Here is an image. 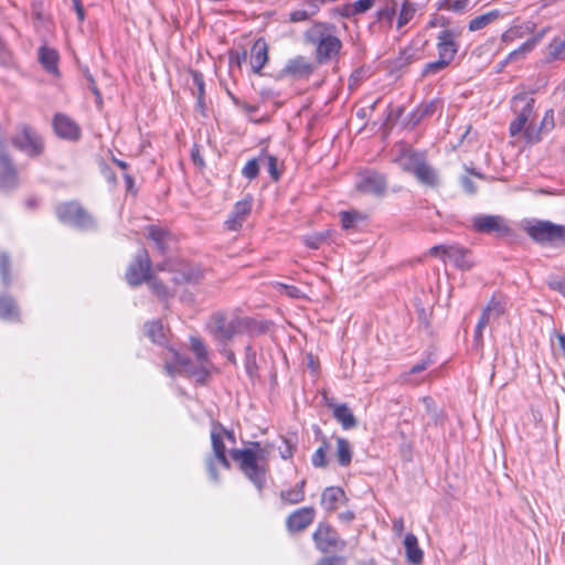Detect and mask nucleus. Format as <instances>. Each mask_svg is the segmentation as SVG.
Listing matches in <instances>:
<instances>
[{
    "instance_id": "nucleus-1",
    "label": "nucleus",
    "mask_w": 565,
    "mask_h": 565,
    "mask_svg": "<svg viewBox=\"0 0 565 565\" xmlns=\"http://www.w3.org/2000/svg\"><path fill=\"white\" fill-rule=\"evenodd\" d=\"M333 25L322 22L315 23L305 32L306 42L316 46V60L326 64L340 53L342 42L332 34Z\"/></svg>"
},
{
    "instance_id": "nucleus-2",
    "label": "nucleus",
    "mask_w": 565,
    "mask_h": 565,
    "mask_svg": "<svg viewBox=\"0 0 565 565\" xmlns=\"http://www.w3.org/2000/svg\"><path fill=\"white\" fill-rule=\"evenodd\" d=\"M254 446L257 449H232L231 456L233 460L239 463L244 476L255 486L258 492L262 493L266 486L267 467L259 462L264 458L259 444L255 443Z\"/></svg>"
},
{
    "instance_id": "nucleus-3",
    "label": "nucleus",
    "mask_w": 565,
    "mask_h": 565,
    "mask_svg": "<svg viewBox=\"0 0 565 565\" xmlns=\"http://www.w3.org/2000/svg\"><path fill=\"white\" fill-rule=\"evenodd\" d=\"M523 228L540 245L565 246V225L551 221L532 220L527 221Z\"/></svg>"
},
{
    "instance_id": "nucleus-4",
    "label": "nucleus",
    "mask_w": 565,
    "mask_h": 565,
    "mask_svg": "<svg viewBox=\"0 0 565 565\" xmlns=\"http://www.w3.org/2000/svg\"><path fill=\"white\" fill-rule=\"evenodd\" d=\"M243 324V319L237 316H228L224 312H215L209 323L207 329L215 341L221 345L227 343L235 337Z\"/></svg>"
},
{
    "instance_id": "nucleus-5",
    "label": "nucleus",
    "mask_w": 565,
    "mask_h": 565,
    "mask_svg": "<svg viewBox=\"0 0 565 565\" xmlns=\"http://www.w3.org/2000/svg\"><path fill=\"white\" fill-rule=\"evenodd\" d=\"M211 441H212L213 454L206 457L205 467H206V471L209 473L210 479L213 482H218L220 476L217 472L216 465L218 463L223 468L230 469L231 463L226 457V447L223 441V436L217 430L216 425H213V428L211 430Z\"/></svg>"
},
{
    "instance_id": "nucleus-6",
    "label": "nucleus",
    "mask_w": 565,
    "mask_h": 565,
    "mask_svg": "<svg viewBox=\"0 0 565 565\" xmlns=\"http://www.w3.org/2000/svg\"><path fill=\"white\" fill-rule=\"evenodd\" d=\"M535 99L529 93L516 94L511 100V108L516 118L510 124L509 131L512 137L518 136L527 126L534 111Z\"/></svg>"
},
{
    "instance_id": "nucleus-7",
    "label": "nucleus",
    "mask_w": 565,
    "mask_h": 565,
    "mask_svg": "<svg viewBox=\"0 0 565 565\" xmlns=\"http://www.w3.org/2000/svg\"><path fill=\"white\" fill-rule=\"evenodd\" d=\"M56 215L62 223L81 230H92L95 227L92 215L76 202L60 204L56 207Z\"/></svg>"
},
{
    "instance_id": "nucleus-8",
    "label": "nucleus",
    "mask_w": 565,
    "mask_h": 565,
    "mask_svg": "<svg viewBox=\"0 0 565 565\" xmlns=\"http://www.w3.org/2000/svg\"><path fill=\"white\" fill-rule=\"evenodd\" d=\"M151 260L146 248L137 252L126 270V280L130 287H137L151 278Z\"/></svg>"
},
{
    "instance_id": "nucleus-9",
    "label": "nucleus",
    "mask_w": 565,
    "mask_h": 565,
    "mask_svg": "<svg viewBox=\"0 0 565 565\" xmlns=\"http://www.w3.org/2000/svg\"><path fill=\"white\" fill-rule=\"evenodd\" d=\"M12 143L30 157L40 156L44 148L43 140L36 130L25 125L12 137Z\"/></svg>"
},
{
    "instance_id": "nucleus-10",
    "label": "nucleus",
    "mask_w": 565,
    "mask_h": 565,
    "mask_svg": "<svg viewBox=\"0 0 565 565\" xmlns=\"http://www.w3.org/2000/svg\"><path fill=\"white\" fill-rule=\"evenodd\" d=\"M472 228L481 234L495 233L505 236L511 233L510 226L501 215L478 214L472 218Z\"/></svg>"
},
{
    "instance_id": "nucleus-11",
    "label": "nucleus",
    "mask_w": 565,
    "mask_h": 565,
    "mask_svg": "<svg viewBox=\"0 0 565 565\" xmlns=\"http://www.w3.org/2000/svg\"><path fill=\"white\" fill-rule=\"evenodd\" d=\"M355 186L364 194L382 196L386 191L387 184L382 173L374 170H365L359 174Z\"/></svg>"
},
{
    "instance_id": "nucleus-12",
    "label": "nucleus",
    "mask_w": 565,
    "mask_h": 565,
    "mask_svg": "<svg viewBox=\"0 0 565 565\" xmlns=\"http://www.w3.org/2000/svg\"><path fill=\"white\" fill-rule=\"evenodd\" d=\"M18 185V170L8 156L4 143L0 140V189L13 190Z\"/></svg>"
},
{
    "instance_id": "nucleus-13",
    "label": "nucleus",
    "mask_w": 565,
    "mask_h": 565,
    "mask_svg": "<svg viewBox=\"0 0 565 565\" xmlns=\"http://www.w3.org/2000/svg\"><path fill=\"white\" fill-rule=\"evenodd\" d=\"M174 361L180 367V374L194 377L200 384H204L210 376L209 366L200 362L194 363L189 356L173 352Z\"/></svg>"
},
{
    "instance_id": "nucleus-14",
    "label": "nucleus",
    "mask_w": 565,
    "mask_h": 565,
    "mask_svg": "<svg viewBox=\"0 0 565 565\" xmlns=\"http://www.w3.org/2000/svg\"><path fill=\"white\" fill-rule=\"evenodd\" d=\"M316 510L312 507L300 508L290 513L286 520V527L290 533L306 530L315 520Z\"/></svg>"
},
{
    "instance_id": "nucleus-15",
    "label": "nucleus",
    "mask_w": 565,
    "mask_h": 565,
    "mask_svg": "<svg viewBox=\"0 0 565 565\" xmlns=\"http://www.w3.org/2000/svg\"><path fill=\"white\" fill-rule=\"evenodd\" d=\"M316 66L305 56H296L290 58L281 70V76H290L294 79L308 78L315 71Z\"/></svg>"
},
{
    "instance_id": "nucleus-16",
    "label": "nucleus",
    "mask_w": 565,
    "mask_h": 565,
    "mask_svg": "<svg viewBox=\"0 0 565 565\" xmlns=\"http://www.w3.org/2000/svg\"><path fill=\"white\" fill-rule=\"evenodd\" d=\"M313 541L316 542L317 547L322 552H328L332 547H339V544L344 545V543L339 539L337 532L328 524L320 523L315 531Z\"/></svg>"
},
{
    "instance_id": "nucleus-17",
    "label": "nucleus",
    "mask_w": 565,
    "mask_h": 565,
    "mask_svg": "<svg viewBox=\"0 0 565 565\" xmlns=\"http://www.w3.org/2000/svg\"><path fill=\"white\" fill-rule=\"evenodd\" d=\"M425 152L416 151L411 147H402L398 157L395 159L404 171L413 174L425 162Z\"/></svg>"
},
{
    "instance_id": "nucleus-18",
    "label": "nucleus",
    "mask_w": 565,
    "mask_h": 565,
    "mask_svg": "<svg viewBox=\"0 0 565 565\" xmlns=\"http://www.w3.org/2000/svg\"><path fill=\"white\" fill-rule=\"evenodd\" d=\"M55 134L67 140H77L81 137V128L70 117L63 114H56L53 119Z\"/></svg>"
},
{
    "instance_id": "nucleus-19",
    "label": "nucleus",
    "mask_w": 565,
    "mask_h": 565,
    "mask_svg": "<svg viewBox=\"0 0 565 565\" xmlns=\"http://www.w3.org/2000/svg\"><path fill=\"white\" fill-rule=\"evenodd\" d=\"M437 50L440 58L447 61L449 64L454 60L458 44L455 42V33L451 30H443L438 34Z\"/></svg>"
},
{
    "instance_id": "nucleus-20",
    "label": "nucleus",
    "mask_w": 565,
    "mask_h": 565,
    "mask_svg": "<svg viewBox=\"0 0 565 565\" xmlns=\"http://www.w3.org/2000/svg\"><path fill=\"white\" fill-rule=\"evenodd\" d=\"M252 211V199L238 201L226 221L228 230L237 231Z\"/></svg>"
},
{
    "instance_id": "nucleus-21",
    "label": "nucleus",
    "mask_w": 565,
    "mask_h": 565,
    "mask_svg": "<svg viewBox=\"0 0 565 565\" xmlns=\"http://www.w3.org/2000/svg\"><path fill=\"white\" fill-rule=\"evenodd\" d=\"M268 61V46L262 39L257 40L252 47L250 66L255 74H262L263 67Z\"/></svg>"
},
{
    "instance_id": "nucleus-22",
    "label": "nucleus",
    "mask_w": 565,
    "mask_h": 565,
    "mask_svg": "<svg viewBox=\"0 0 565 565\" xmlns=\"http://www.w3.org/2000/svg\"><path fill=\"white\" fill-rule=\"evenodd\" d=\"M0 319L20 321V310L15 299L8 294H0Z\"/></svg>"
},
{
    "instance_id": "nucleus-23",
    "label": "nucleus",
    "mask_w": 565,
    "mask_h": 565,
    "mask_svg": "<svg viewBox=\"0 0 565 565\" xmlns=\"http://www.w3.org/2000/svg\"><path fill=\"white\" fill-rule=\"evenodd\" d=\"M469 255V249L465 248L463 246L449 245V248H447L446 257L454 262L458 268L468 270L472 267V262L470 260Z\"/></svg>"
},
{
    "instance_id": "nucleus-24",
    "label": "nucleus",
    "mask_w": 565,
    "mask_h": 565,
    "mask_svg": "<svg viewBox=\"0 0 565 565\" xmlns=\"http://www.w3.org/2000/svg\"><path fill=\"white\" fill-rule=\"evenodd\" d=\"M333 417L341 424L343 429H352L358 426V420L347 404H329Z\"/></svg>"
},
{
    "instance_id": "nucleus-25",
    "label": "nucleus",
    "mask_w": 565,
    "mask_h": 565,
    "mask_svg": "<svg viewBox=\"0 0 565 565\" xmlns=\"http://www.w3.org/2000/svg\"><path fill=\"white\" fill-rule=\"evenodd\" d=\"M406 559L413 565H419L424 558V552L418 545V540L413 533H408L404 539Z\"/></svg>"
},
{
    "instance_id": "nucleus-26",
    "label": "nucleus",
    "mask_w": 565,
    "mask_h": 565,
    "mask_svg": "<svg viewBox=\"0 0 565 565\" xmlns=\"http://www.w3.org/2000/svg\"><path fill=\"white\" fill-rule=\"evenodd\" d=\"M39 62L50 74H57L58 53L56 50L43 45L39 49Z\"/></svg>"
},
{
    "instance_id": "nucleus-27",
    "label": "nucleus",
    "mask_w": 565,
    "mask_h": 565,
    "mask_svg": "<svg viewBox=\"0 0 565 565\" xmlns=\"http://www.w3.org/2000/svg\"><path fill=\"white\" fill-rule=\"evenodd\" d=\"M343 500H345V493L339 487H328L321 494V505L327 511H334Z\"/></svg>"
},
{
    "instance_id": "nucleus-28",
    "label": "nucleus",
    "mask_w": 565,
    "mask_h": 565,
    "mask_svg": "<svg viewBox=\"0 0 565 565\" xmlns=\"http://www.w3.org/2000/svg\"><path fill=\"white\" fill-rule=\"evenodd\" d=\"M438 103L434 100L428 104L420 105L408 115L406 126L414 128L424 118L433 116L436 113Z\"/></svg>"
},
{
    "instance_id": "nucleus-29",
    "label": "nucleus",
    "mask_w": 565,
    "mask_h": 565,
    "mask_svg": "<svg viewBox=\"0 0 565 565\" xmlns=\"http://www.w3.org/2000/svg\"><path fill=\"white\" fill-rule=\"evenodd\" d=\"M202 278V271L193 265H183L174 276L175 284H196Z\"/></svg>"
},
{
    "instance_id": "nucleus-30",
    "label": "nucleus",
    "mask_w": 565,
    "mask_h": 565,
    "mask_svg": "<svg viewBox=\"0 0 565 565\" xmlns=\"http://www.w3.org/2000/svg\"><path fill=\"white\" fill-rule=\"evenodd\" d=\"M148 238L154 243L159 254L164 255L167 253L169 233L166 230L151 225L148 227Z\"/></svg>"
},
{
    "instance_id": "nucleus-31",
    "label": "nucleus",
    "mask_w": 565,
    "mask_h": 565,
    "mask_svg": "<svg viewBox=\"0 0 565 565\" xmlns=\"http://www.w3.org/2000/svg\"><path fill=\"white\" fill-rule=\"evenodd\" d=\"M414 175L420 183L427 186L436 188L439 184V178L436 170L427 164L426 161L417 169Z\"/></svg>"
},
{
    "instance_id": "nucleus-32",
    "label": "nucleus",
    "mask_w": 565,
    "mask_h": 565,
    "mask_svg": "<svg viewBox=\"0 0 565 565\" xmlns=\"http://www.w3.org/2000/svg\"><path fill=\"white\" fill-rule=\"evenodd\" d=\"M146 334L148 338L159 345H166L167 335L163 324L160 320L151 321L145 324Z\"/></svg>"
},
{
    "instance_id": "nucleus-33",
    "label": "nucleus",
    "mask_w": 565,
    "mask_h": 565,
    "mask_svg": "<svg viewBox=\"0 0 565 565\" xmlns=\"http://www.w3.org/2000/svg\"><path fill=\"white\" fill-rule=\"evenodd\" d=\"M305 486L306 480H301L294 488L288 490H282L280 492V499L289 504H297L305 500Z\"/></svg>"
},
{
    "instance_id": "nucleus-34",
    "label": "nucleus",
    "mask_w": 565,
    "mask_h": 565,
    "mask_svg": "<svg viewBox=\"0 0 565 565\" xmlns=\"http://www.w3.org/2000/svg\"><path fill=\"white\" fill-rule=\"evenodd\" d=\"M351 444L342 437H337V460L341 467H348L352 461Z\"/></svg>"
},
{
    "instance_id": "nucleus-35",
    "label": "nucleus",
    "mask_w": 565,
    "mask_h": 565,
    "mask_svg": "<svg viewBox=\"0 0 565 565\" xmlns=\"http://www.w3.org/2000/svg\"><path fill=\"white\" fill-rule=\"evenodd\" d=\"M501 15V12L499 10H491L484 14L478 15L470 20L469 22V31L476 32L479 31L490 23H492L494 20H497Z\"/></svg>"
},
{
    "instance_id": "nucleus-36",
    "label": "nucleus",
    "mask_w": 565,
    "mask_h": 565,
    "mask_svg": "<svg viewBox=\"0 0 565 565\" xmlns=\"http://www.w3.org/2000/svg\"><path fill=\"white\" fill-rule=\"evenodd\" d=\"M565 58V36L555 38L547 46V60L556 61Z\"/></svg>"
},
{
    "instance_id": "nucleus-37",
    "label": "nucleus",
    "mask_w": 565,
    "mask_h": 565,
    "mask_svg": "<svg viewBox=\"0 0 565 565\" xmlns=\"http://www.w3.org/2000/svg\"><path fill=\"white\" fill-rule=\"evenodd\" d=\"M0 277L2 285L8 288L11 285V262L6 252L0 253Z\"/></svg>"
},
{
    "instance_id": "nucleus-38",
    "label": "nucleus",
    "mask_w": 565,
    "mask_h": 565,
    "mask_svg": "<svg viewBox=\"0 0 565 565\" xmlns=\"http://www.w3.org/2000/svg\"><path fill=\"white\" fill-rule=\"evenodd\" d=\"M260 161L263 166L267 167V171L274 181H278L280 178V171L278 169V159L269 153L262 152Z\"/></svg>"
},
{
    "instance_id": "nucleus-39",
    "label": "nucleus",
    "mask_w": 565,
    "mask_h": 565,
    "mask_svg": "<svg viewBox=\"0 0 565 565\" xmlns=\"http://www.w3.org/2000/svg\"><path fill=\"white\" fill-rule=\"evenodd\" d=\"M415 11V7L412 2L408 0H403L397 19V28L402 29L404 25H406L413 19Z\"/></svg>"
},
{
    "instance_id": "nucleus-40",
    "label": "nucleus",
    "mask_w": 565,
    "mask_h": 565,
    "mask_svg": "<svg viewBox=\"0 0 565 565\" xmlns=\"http://www.w3.org/2000/svg\"><path fill=\"white\" fill-rule=\"evenodd\" d=\"M245 370L249 377H254L257 373L258 365L256 360V351L250 344L245 348L244 359Z\"/></svg>"
},
{
    "instance_id": "nucleus-41",
    "label": "nucleus",
    "mask_w": 565,
    "mask_h": 565,
    "mask_svg": "<svg viewBox=\"0 0 565 565\" xmlns=\"http://www.w3.org/2000/svg\"><path fill=\"white\" fill-rule=\"evenodd\" d=\"M537 44H539V38H531V39L526 40L518 49H515L514 51H512L509 54L508 61L516 60L521 56H524L525 54L533 51Z\"/></svg>"
},
{
    "instance_id": "nucleus-42",
    "label": "nucleus",
    "mask_w": 565,
    "mask_h": 565,
    "mask_svg": "<svg viewBox=\"0 0 565 565\" xmlns=\"http://www.w3.org/2000/svg\"><path fill=\"white\" fill-rule=\"evenodd\" d=\"M191 350L195 354L198 362L205 364L206 366L210 365L207 351L202 340L198 338H191Z\"/></svg>"
},
{
    "instance_id": "nucleus-43",
    "label": "nucleus",
    "mask_w": 565,
    "mask_h": 565,
    "mask_svg": "<svg viewBox=\"0 0 565 565\" xmlns=\"http://www.w3.org/2000/svg\"><path fill=\"white\" fill-rule=\"evenodd\" d=\"M262 161L259 158H253L246 162L244 168L242 169V174L248 180H254L259 174Z\"/></svg>"
},
{
    "instance_id": "nucleus-44",
    "label": "nucleus",
    "mask_w": 565,
    "mask_h": 565,
    "mask_svg": "<svg viewBox=\"0 0 565 565\" xmlns=\"http://www.w3.org/2000/svg\"><path fill=\"white\" fill-rule=\"evenodd\" d=\"M297 446V437L290 436L282 438V446H279V454L282 459H289L294 456Z\"/></svg>"
},
{
    "instance_id": "nucleus-45",
    "label": "nucleus",
    "mask_w": 565,
    "mask_h": 565,
    "mask_svg": "<svg viewBox=\"0 0 565 565\" xmlns=\"http://www.w3.org/2000/svg\"><path fill=\"white\" fill-rule=\"evenodd\" d=\"M484 310L489 312V315L494 321L504 313L505 306L502 301L495 299V297H492L487 307L484 308Z\"/></svg>"
},
{
    "instance_id": "nucleus-46",
    "label": "nucleus",
    "mask_w": 565,
    "mask_h": 565,
    "mask_svg": "<svg viewBox=\"0 0 565 565\" xmlns=\"http://www.w3.org/2000/svg\"><path fill=\"white\" fill-rule=\"evenodd\" d=\"M550 289L559 292L565 298V276L551 275L546 278Z\"/></svg>"
},
{
    "instance_id": "nucleus-47",
    "label": "nucleus",
    "mask_w": 565,
    "mask_h": 565,
    "mask_svg": "<svg viewBox=\"0 0 565 565\" xmlns=\"http://www.w3.org/2000/svg\"><path fill=\"white\" fill-rule=\"evenodd\" d=\"M146 282L150 286L151 291L158 298L166 299L169 296V291H168V288L166 287V285L162 281L154 278L152 275H151L150 281H146Z\"/></svg>"
},
{
    "instance_id": "nucleus-48",
    "label": "nucleus",
    "mask_w": 565,
    "mask_h": 565,
    "mask_svg": "<svg viewBox=\"0 0 565 565\" xmlns=\"http://www.w3.org/2000/svg\"><path fill=\"white\" fill-rule=\"evenodd\" d=\"M192 79H193V85L198 89V105L200 107H202L203 106L204 92H205L204 90L205 84H204V78H203L202 73H200L199 71H193L192 72Z\"/></svg>"
},
{
    "instance_id": "nucleus-49",
    "label": "nucleus",
    "mask_w": 565,
    "mask_h": 565,
    "mask_svg": "<svg viewBox=\"0 0 565 565\" xmlns=\"http://www.w3.org/2000/svg\"><path fill=\"white\" fill-rule=\"evenodd\" d=\"M448 65H449V63L447 61L439 57L435 62L427 63L423 70L422 75L427 76L430 74H437V73L441 72L443 70H445Z\"/></svg>"
},
{
    "instance_id": "nucleus-50",
    "label": "nucleus",
    "mask_w": 565,
    "mask_h": 565,
    "mask_svg": "<svg viewBox=\"0 0 565 565\" xmlns=\"http://www.w3.org/2000/svg\"><path fill=\"white\" fill-rule=\"evenodd\" d=\"M83 74L85 76V78L87 79L88 82V88L89 90L94 94L95 96V99H96V104L98 106H100L103 104V98H102V93L99 92L96 83H95V79L93 77V75L90 74L89 70L87 67H85L83 70Z\"/></svg>"
},
{
    "instance_id": "nucleus-51",
    "label": "nucleus",
    "mask_w": 565,
    "mask_h": 565,
    "mask_svg": "<svg viewBox=\"0 0 565 565\" xmlns=\"http://www.w3.org/2000/svg\"><path fill=\"white\" fill-rule=\"evenodd\" d=\"M340 217L342 227L349 230L355 226L358 220L360 218V215L356 212L344 211L340 213Z\"/></svg>"
},
{
    "instance_id": "nucleus-52",
    "label": "nucleus",
    "mask_w": 565,
    "mask_h": 565,
    "mask_svg": "<svg viewBox=\"0 0 565 565\" xmlns=\"http://www.w3.org/2000/svg\"><path fill=\"white\" fill-rule=\"evenodd\" d=\"M373 6V0H358L349 4V12L361 14L370 10Z\"/></svg>"
},
{
    "instance_id": "nucleus-53",
    "label": "nucleus",
    "mask_w": 565,
    "mask_h": 565,
    "mask_svg": "<svg viewBox=\"0 0 565 565\" xmlns=\"http://www.w3.org/2000/svg\"><path fill=\"white\" fill-rule=\"evenodd\" d=\"M327 239L326 233L308 235L305 238V244L311 249H318Z\"/></svg>"
},
{
    "instance_id": "nucleus-54",
    "label": "nucleus",
    "mask_w": 565,
    "mask_h": 565,
    "mask_svg": "<svg viewBox=\"0 0 565 565\" xmlns=\"http://www.w3.org/2000/svg\"><path fill=\"white\" fill-rule=\"evenodd\" d=\"M311 463L315 468H326L329 463L327 452L322 449H317L311 457Z\"/></svg>"
},
{
    "instance_id": "nucleus-55",
    "label": "nucleus",
    "mask_w": 565,
    "mask_h": 565,
    "mask_svg": "<svg viewBox=\"0 0 565 565\" xmlns=\"http://www.w3.org/2000/svg\"><path fill=\"white\" fill-rule=\"evenodd\" d=\"M422 402L425 406L426 413L430 416V418L435 423H437L438 411H437L436 403H435L434 398L430 396H425L422 398Z\"/></svg>"
},
{
    "instance_id": "nucleus-56",
    "label": "nucleus",
    "mask_w": 565,
    "mask_h": 565,
    "mask_svg": "<svg viewBox=\"0 0 565 565\" xmlns=\"http://www.w3.org/2000/svg\"><path fill=\"white\" fill-rule=\"evenodd\" d=\"M540 130L541 129H536L532 124H529L522 131H523L525 140L529 143H534V142L540 141V139H541Z\"/></svg>"
},
{
    "instance_id": "nucleus-57",
    "label": "nucleus",
    "mask_w": 565,
    "mask_h": 565,
    "mask_svg": "<svg viewBox=\"0 0 565 565\" xmlns=\"http://www.w3.org/2000/svg\"><path fill=\"white\" fill-rule=\"evenodd\" d=\"M469 4V0H452L448 4H445L443 10H448L452 12H463Z\"/></svg>"
},
{
    "instance_id": "nucleus-58",
    "label": "nucleus",
    "mask_w": 565,
    "mask_h": 565,
    "mask_svg": "<svg viewBox=\"0 0 565 565\" xmlns=\"http://www.w3.org/2000/svg\"><path fill=\"white\" fill-rule=\"evenodd\" d=\"M395 12H394V9L393 7H385L383 6V8H381L379 11H377V19L380 21H387L388 23H391L395 17Z\"/></svg>"
},
{
    "instance_id": "nucleus-59",
    "label": "nucleus",
    "mask_w": 565,
    "mask_h": 565,
    "mask_svg": "<svg viewBox=\"0 0 565 565\" xmlns=\"http://www.w3.org/2000/svg\"><path fill=\"white\" fill-rule=\"evenodd\" d=\"M310 17H312L310 14V12L306 9V10H295L292 12H290L289 14V20L291 22H302V21H306L308 20Z\"/></svg>"
},
{
    "instance_id": "nucleus-60",
    "label": "nucleus",
    "mask_w": 565,
    "mask_h": 565,
    "mask_svg": "<svg viewBox=\"0 0 565 565\" xmlns=\"http://www.w3.org/2000/svg\"><path fill=\"white\" fill-rule=\"evenodd\" d=\"M246 51L237 52L233 51L230 53V65H236L241 67L242 63L246 60Z\"/></svg>"
},
{
    "instance_id": "nucleus-61",
    "label": "nucleus",
    "mask_w": 565,
    "mask_h": 565,
    "mask_svg": "<svg viewBox=\"0 0 565 565\" xmlns=\"http://www.w3.org/2000/svg\"><path fill=\"white\" fill-rule=\"evenodd\" d=\"M316 565H345V558L342 556L323 557Z\"/></svg>"
},
{
    "instance_id": "nucleus-62",
    "label": "nucleus",
    "mask_w": 565,
    "mask_h": 565,
    "mask_svg": "<svg viewBox=\"0 0 565 565\" xmlns=\"http://www.w3.org/2000/svg\"><path fill=\"white\" fill-rule=\"evenodd\" d=\"M461 186L468 194H475L477 192V186L475 182L467 175L461 177L460 179Z\"/></svg>"
},
{
    "instance_id": "nucleus-63",
    "label": "nucleus",
    "mask_w": 565,
    "mask_h": 565,
    "mask_svg": "<svg viewBox=\"0 0 565 565\" xmlns=\"http://www.w3.org/2000/svg\"><path fill=\"white\" fill-rule=\"evenodd\" d=\"M326 2L327 0H306L305 6L308 8L307 10L310 14L315 15Z\"/></svg>"
},
{
    "instance_id": "nucleus-64",
    "label": "nucleus",
    "mask_w": 565,
    "mask_h": 565,
    "mask_svg": "<svg viewBox=\"0 0 565 565\" xmlns=\"http://www.w3.org/2000/svg\"><path fill=\"white\" fill-rule=\"evenodd\" d=\"M191 159L193 163L200 168H203L205 166L204 160L200 153V147L198 145H194L191 150Z\"/></svg>"
}]
</instances>
